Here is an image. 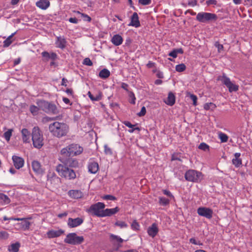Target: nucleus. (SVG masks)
<instances>
[{
  "label": "nucleus",
  "mask_w": 252,
  "mask_h": 252,
  "mask_svg": "<svg viewBox=\"0 0 252 252\" xmlns=\"http://www.w3.org/2000/svg\"><path fill=\"white\" fill-rule=\"evenodd\" d=\"M83 222V219L81 218L75 219L69 218L67 225L70 228H73L80 225Z\"/></svg>",
  "instance_id": "obj_13"
},
{
  "label": "nucleus",
  "mask_w": 252,
  "mask_h": 252,
  "mask_svg": "<svg viewBox=\"0 0 252 252\" xmlns=\"http://www.w3.org/2000/svg\"><path fill=\"white\" fill-rule=\"evenodd\" d=\"M69 151V146H68L62 149V150L61 151V153L62 155H64L65 156H70Z\"/></svg>",
  "instance_id": "obj_39"
},
{
  "label": "nucleus",
  "mask_w": 252,
  "mask_h": 252,
  "mask_svg": "<svg viewBox=\"0 0 252 252\" xmlns=\"http://www.w3.org/2000/svg\"><path fill=\"white\" fill-rule=\"evenodd\" d=\"M197 212L198 214L207 219H210L213 216V210L209 208L201 207L197 209Z\"/></svg>",
  "instance_id": "obj_10"
},
{
  "label": "nucleus",
  "mask_w": 252,
  "mask_h": 252,
  "mask_svg": "<svg viewBox=\"0 0 252 252\" xmlns=\"http://www.w3.org/2000/svg\"><path fill=\"white\" fill-rule=\"evenodd\" d=\"M215 46L218 49V51L219 53L221 52L223 49V46L222 44H220L218 42H216L215 43Z\"/></svg>",
  "instance_id": "obj_48"
},
{
  "label": "nucleus",
  "mask_w": 252,
  "mask_h": 252,
  "mask_svg": "<svg viewBox=\"0 0 252 252\" xmlns=\"http://www.w3.org/2000/svg\"><path fill=\"white\" fill-rule=\"evenodd\" d=\"M128 26L134 27L135 28H138L140 26L139 17L137 13L134 12L132 15L130 19V22L128 24Z\"/></svg>",
  "instance_id": "obj_17"
},
{
  "label": "nucleus",
  "mask_w": 252,
  "mask_h": 252,
  "mask_svg": "<svg viewBox=\"0 0 252 252\" xmlns=\"http://www.w3.org/2000/svg\"><path fill=\"white\" fill-rule=\"evenodd\" d=\"M155 66V63L151 62V61H149L148 62V63L147 64V66L149 68H152L153 67H154Z\"/></svg>",
  "instance_id": "obj_64"
},
{
  "label": "nucleus",
  "mask_w": 252,
  "mask_h": 252,
  "mask_svg": "<svg viewBox=\"0 0 252 252\" xmlns=\"http://www.w3.org/2000/svg\"><path fill=\"white\" fill-rule=\"evenodd\" d=\"M67 215V212H64L63 213H61L58 215V217L59 218H62L63 217H65Z\"/></svg>",
  "instance_id": "obj_62"
},
{
  "label": "nucleus",
  "mask_w": 252,
  "mask_h": 252,
  "mask_svg": "<svg viewBox=\"0 0 252 252\" xmlns=\"http://www.w3.org/2000/svg\"><path fill=\"white\" fill-rule=\"evenodd\" d=\"M169 200L168 199L162 197H159V203L161 205H166L169 203Z\"/></svg>",
  "instance_id": "obj_42"
},
{
  "label": "nucleus",
  "mask_w": 252,
  "mask_h": 252,
  "mask_svg": "<svg viewBox=\"0 0 252 252\" xmlns=\"http://www.w3.org/2000/svg\"><path fill=\"white\" fill-rule=\"evenodd\" d=\"M158 232V228L157 224L154 223L151 226H149L147 229V233L148 235L152 238L155 237Z\"/></svg>",
  "instance_id": "obj_16"
},
{
  "label": "nucleus",
  "mask_w": 252,
  "mask_h": 252,
  "mask_svg": "<svg viewBox=\"0 0 252 252\" xmlns=\"http://www.w3.org/2000/svg\"><path fill=\"white\" fill-rule=\"evenodd\" d=\"M55 44L58 48L63 49L66 46V41L63 37H57Z\"/></svg>",
  "instance_id": "obj_23"
},
{
  "label": "nucleus",
  "mask_w": 252,
  "mask_h": 252,
  "mask_svg": "<svg viewBox=\"0 0 252 252\" xmlns=\"http://www.w3.org/2000/svg\"><path fill=\"white\" fill-rule=\"evenodd\" d=\"M104 152L107 155H112V152L111 149L107 145H105L104 146Z\"/></svg>",
  "instance_id": "obj_51"
},
{
  "label": "nucleus",
  "mask_w": 252,
  "mask_h": 252,
  "mask_svg": "<svg viewBox=\"0 0 252 252\" xmlns=\"http://www.w3.org/2000/svg\"><path fill=\"white\" fill-rule=\"evenodd\" d=\"M0 200L2 204H8L10 202V198L3 193H0Z\"/></svg>",
  "instance_id": "obj_32"
},
{
  "label": "nucleus",
  "mask_w": 252,
  "mask_h": 252,
  "mask_svg": "<svg viewBox=\"0 0 252 252\" xmlns=\"http://www.w3.org/2000/svg\"><path fill=\"white\" fill-rule=\"evenodd\" d=\"M146 112V108L145 107L143 106L141 108L140 112L138 113V115L139 116H143L145 115Z\"/></svg>",
  "instance_id": "obj_54"
},
{
  "label": "nucleus",
  "mask_w": 252,
  "mask_h": 252,
  "mask_svg": "<svg viewBox=\"0 0 252 252\" xmlns=\"http://www.w3.org/2000/svg\"><path fill=\"white\" fill-rule=\"evenodd\" d=\"M131 229L133 230H138L140 225L136 220H134L131 224Z\"/></svg>",
  "instance_id": "obj_43"
},
{
  "label": "nucleus",
  "mask_w": 252,
  "mask_h": 252,
  "mask_svg": "<svg viewBox=\"0 0 252 252\" xmlns=\"http://www.w3.org/2000/svg\"><path fill=\"white\" fill-rule=\"evenodd\" d=\"M36 5L42 10H46L50 5V2L48 0H39L36 2Z\"/></svg>",
  "instance_id": "obj_19"
},
{
  "label": "nucleus",
  "mask_w": 252,
  "mask_h": 252,
  "mask_svg": "<svg viewBox=\"0 0 252 252\" xmlns=\"http://www.w3.org/2000/svg\"><path fill=\"white\" fill-rule=\"evenodd\" d=\"M14 166L16 169L22 168L24 165V159L17 156H13L12 158Z\"/></svg>",
  "instance_id": "obj_14"
},
{
  "label": "nucleus",
  "mask_w": 252,
  "mask_h": 252,
  "mask_svg": "<svg viewBox=\"0 0 252 252\" xmlns=\"http://www.w3.org/2000/svg\"><path fill=\"white\" fill-rule=\"evenodd\" d=\"M99 169L98 164L95 161H91L88 164V170L89 172L95 174L96 173Z\"/></svg>",
  "instance_id": "obj_21"
},
{
  "label": "nucleus",
  "mask_w": 252,
  "mask_h": 252,
  "mask_svg": "<svg viewBox=\"0 0 252 252\" xmlns=\"http://www.w3.org/2000/svg\"><path fill=\"white\" fill-rule=\"evenodd\" d=\"M9 237V234L4 231H0V238L6 239Z\"/></svg>",
  "instance_id": "obj_45"
},
{
  "label": "nucleus",
  "mask_w": 252,
  "mask_h": 252,
  "mask_svg": "<svg viewBox=\"0 0 252 252\" xmlns=\"http://www.w3.org/2000/svg\"><path fill=\"white\" fill-rule=\"evenodd\" d=\"M185 178L186 180L189 182L198 183L203 180V175L199 171L190 169L186 172Z\"/></svg>",
  "instance_id": "obj_4"
},
{
  "label": "nucleus",
  "mask_w": 252,
  "mask_h": 252,
  "mask_svg": "<svg viewBox=\"0 0 252 252\" xmlns=\"http://www.w3.org/2000/svg\"><path fill=\"white\" fill-rule=\"evenodd\" d=\"M217 19L216 14L205 12H199L196 17V20L200 23H208L212 21H216Z\"/></svg>",
  "instance_id": "obj_6"
},
{
  "label": "nucleus",
  "mask_w": 252,
  "mask_h": 252,
  "mask_svg": "<svg viewBox=\"0 0 252 252\" xmlns=\"http://www.w3.org/2000/svg\"><path fill=\"white\" fill-rule=\"evenodd\" d=\"M13 129H9L7 131L4 132V137L7 141H9L10 140V137L12 135Z\"/></svg>",
  "instance_id": "obj_38"
},
{
  "label": "nucleus",
  "mask_w": 252,
  "mask_h": 252,
  "mask_svg": "<svg viewBox=\"0 0 252 252\" xmlns=\"http://www.w3.org/2000/svg\"><path fill=\"white\" fill-rule=\"evenodd\" d=\"M64 233L63 230L58 228L56 229H51L47 231L46 233L47 237L49 239L59 237Z\"/></svg>",
  "instance_id": "obj_11"
},
{
  "label": "nucleus",
  "mask_w": 252,
  "mask_h": 252,
  "mask_svg": "<svg viewBox=\"0 0 252 252\" xmlns=\"http://www.w3.org/2000/svg\"><path fill=\"white\" fill-rule=\"evenodd\" d=\"M129 97L130 98V102L132 104H135V99L136 98L134 96V94L133 92H129Z\"/></svg>",
  "instance_id": "obj_47"
},
{
  "label": "nucleus",
  "mask_w": 252,
  "mask_h": 252,
  "mask_svg": "<svg viewBox=\"0 0 252 252\" xmlns=\"http://www.w3.org/2000/svg\"><path fill=\"white\" fill-rule=\"evenodd\" d=\"M165 102L169 106H172L175 102V96L172 93H169L167 100Z\"/></svg>",
  "instance_id": "obj_29"
},
{
  "label": "nucleus",
  "mask_w": 252,
  "mask_h": 252,
  "mask_svg": "<svg viewBox=\"0 0 252 252\" xmlns=\"http://www.w3.org/2000/svg\"><path fill=\"white\" fill-rule=\"evenodd\" d=\"M119 211V208L118 207L112 209H106L103 210L101 217L111 216L117 213Z\"/></svg>",
  "instance_id": "obj_20"
},
{
  "label": "nucleus",
  "mask_w": 252,
  "mask_h": 252,
  "mask_svg": "<svg viewBox=\"0 0 252 252\" xmlns=\"http://www.w3.org/2000/svg\"><path fill=\"white\" fill-rule=\"evenodd\" d=\"M32 167L33 170L38 174L43 173V170L41 167L40 163L37 161H33L32 162Z\"/></svg>",
  "instance_id": "obj_24"
},
{
  "label": "nucleus",
  "mask_w": 252,
  "mask_h": 252,
  "mask_svg": "<svg viewBox=\"0 0 252 252\" xmlns=\"http://www.w3.org/2000/svg\"><path fill=\"white\" fill-rule=\"evenodd\" d=\"M69 196L73 198H80L82 196V193L78 190H71L68 192Z\"/></svg>",
  "instance_id": "obj_27"
},
{
  "label": "nucleus",
  "mask_w": 252,
  "mask_h": 252,
  "mask_svg": "<svg viewBox=\"0 0 252 252\" xmlns=\"http://www.w3.org/2000/svg\"><path fill=\"white\" fill-rule=\"evenodd\" d=\"M24 220L22 222L17 223L16 225L19 226L20 228H21L23 230H28L29 229L31 222L27 220V219L23 218Z\"/></svg>",
  "instance_id": "obj_25"
},
{
  "label": "nucleus",
  "mask_w": 252,
  "mask_h": 252,
  "mask_svg": "<svg viewBox=\"0 0 252 252\" xmlns=\"http://www.w3.org/2000/svg\"><path fill=\"white\" fill-rule=\"evenodd\" d=\"M20 247V244L19 243H16L12 244L8 247V251L9 252H18Z\"/></svg>",
  "instance_id": "obj_30"
},
{
  "label": "nucleus",
  "mask_w": 252,
  "mask_h": 252,
  "mask_svg": "<svg viewBox=\"0 0 252 252\" xmlns=\"http://www.w3.org/2000/svg\"><path fill=\"white\" fill-rule=\"evenodd\" d=\"M14 33H12L11 35L9 36L8 38L5 39L3 42V47H8L12 43V41L11 40V38L14 35Z\"/></svg>",
  "instance_id": "obj_35"
},
{
  "label": "nucleus",
  "mask_w": 252,
  "mask_h": 252,
  "mask_svg": "<svg viewBox=\"0 0 252 252\" xmlns=\"http://www.w3.org/2000/svg\"><path fill=\"white\" fill-rule=\"evenodd\" d=\"M69 146L70 156H75L79 155L81 154L83 151V148L78 144H72Z\"/></svg>",
  "instance_id": "obj_12"
},
{
  "label": "nucleus",
  "mask_w": 252,
  "mask_h": 252,
  "mask_svg": "<svg viewBox=\"0 0 252 252\" xmlns=\"http://www.w3.org/2000/svg\"><path fill=\"white\" fill-rule=\"evenodd\" d=\"M123 41V37L119 34L114 35L112 39V43L115 46H119L122 44Z\"/></svg>",
  "instance_id": "obj_26"
},
{
  "label": "nucleus",
  "mask_w": 252,
  "mask_h": 252,
  "mask_svg": "<svg viewBox=\"0 0 252 252\" xmlns=\"http://www.w3.org/2000/svg\"><path fill=\"white\" fill-rule=\"evenodd\" d=\"M216 107V105L212 102L205 103L204 105V108L206 110H213Z\"/></svg>",
  "instance_id": "obj_34"
},
{
  "label": "nucleus",
  "mask_w": 252,
  "mask_h": 252,
  "mask_svg": "<svg viewBox=\"0 0 252 252\" xmlns=\"http://www.w3.org/2000/svg\"><path fill=\"white\" fill-rule=\"evenodd\" d=\"M69 22L73 24H77L78 23V20L76 18H70L68 19Z\"/></svg>",
  "instance_id": "obj_58"
},
{
  "label": "nucleus",
  "mask_w": 252,
  "mask_h": 252,
  "mask_svg": "<svg viewBox=\"0 0 252 252\" xmlns=\"http://www.w3.org/2000/svg\"><path fill=\"white\" fill-rule=\"evenodd\" d=\"M177 53L176 50H174L169 53V56L172 57L174 58H176L177 57Z\"/></svg>",
  "instance_id": "obj_56"
},
{
  "label": "nucleus",
  "mask_w": 252,
  "mask_h": 252,
  "mask_svg": "<svg viewBox=\"0 0 252 252\" xmlns=\"http://www.w3.org/2000/svg\"><path fill=\"white\" fill-rule=\"evenodd\" d=\"M39 108V106L37 107L35 105H31L30 108V110L33 115H37L38 114Z\"/></svg>",
  "instance_id": "obj_33"
},
{
  "label": "nucleus",
  "mask_w": 252,
  "mask_h": 252,
  "mask_svg": "<svg viewBox=\"0 0 252 252\" xmlns=\"http://www.w3.org/2000/svg\"><path fill=\"white\" fill-rule=\"evenodd\" d=\"M186 68V66L185 64L181 63L176 65L175 69L177 72H181L184 71Z\"/></svg>",
  "instance_id": "obj_37"
},
{
  "label": "nucleus",
  "mask_w": 252,
  "mask_h": 252,
  "mask_svg": "<svg viewBox=\"0 0 252 252\" xmlns=\"http://www.w3.org/2000/svg\"><path fill=\"white\" fill-rule=\"evenodd\" d=\"M32 135L34 147L41 148L43 145V136L38 127L35 126L32 128Z\"/></svg>",
  "instance_id": "obj_3"
},
{
  "label": "nucleus",
  "mask_w": 252,
  "mask_h": 252,
  "mask_svg": "<svg viewBox=\"0 0 252 252\" xmlns=\"http://www.w3.org/2000/svg\"><path fill=\"white\" fill-rule=\"evenodd\" d=\"M138 2L142 5H146L151 3V0H138Z\"/></svg>",
  "instance_id": "obj_50"
},
{
  "label": "nucleus",
  "mask_w": 252,
  "mask_h": 252,
  "mask_svg": "<svg viewBox=\"0 0 252 252\" xmlns=\"http://www.w3.org/2000/svg\"><path fill=\"white\" fill-rule=\"evenodd\" d=\"M105 207V205L103 203L97 202L91 205L88 211L92 213L94 216L101 217Z\"/></svg>",
  "instance_id": "obj_8"
},
{
  "label": "nucleus",
  "mask_w": 252,
  "mask_h": 252,
  "mask_svg": "<svg viewBox=\"0 0 252 252\" xmlns=\"http://www.w3.org/2000/svg\"><path fill=\"white\" fill-rule=\"evenodd\" d=\"M189 94L190 98L193 101V105H194V106L197 105V96L195 95H194L193 94H191L190 93H189Z\"/></svg>",
  "instance_id": "obj_46"
},
{
  "label": "nucleus",
  "mask_w": 252,
  "mask_h": 252,
  "mask_svg": "<svg viewBox=\"0 0 252 252\" xmlns=\"http://www.w3.org/2000/svg\"><path fill=\"white\" fill-rule=\"evenodd\" d=\"M102 198L104 200H116V197L111 195H106L102 197Z\"/></svg>",
  "instance_id": "obj_49"
},
{
  "label": "nucleus",
  "mask_w": 252,
  "mask_h": 252,
  "mask_svg": "<svg viewBox=\"0 0 252 252\" xmlns=\"http://www.w3.org/2000/svg\"><path fill=\"white\" fill-rule=\"evenodd\" d=\"M63 100L64 102V103H65L66 104H69L70 105L72 104V103H70L69 99L66 97H63Z\"/></svg>",
  "instance_id": "obj_61"
},
{
  "label": "nucleus",
  "mask_w": 252,
  "mask_h": 252,
  "mask_svg": "<svg viewBox=\"0 0 252 252\" xmlns=\"http://www.w3.org/2000/svg\"><path fill=\"white\" fill-rule=\"evenodd\" d=\"M110 239L114 244L117 245V251L121 247V244L124 241L120 236L112 234L110 235Z\"/></svg>",
  "instance_id": "obj_15"
},
{
  "label": "nucleus",
  "mask_w": 252,
  "mask_h": 252,
  "mask_svg": "<svg viewBox=\"0 0 252 252\" xmlns=\"http://www.w3.org/2000/svg\"><path fill=\"white\" fill-rule=\"evenodd\" d=\"M88 95L92 101H99L102 99V94L101 92H98V93L94 95L90 92L88 93Z\"/></svg>",
  "instance_id": "obj_28"
},
{
  "label": "nucleus",
  "mask_w": 252,
  "mask_h": 252,
  "mask_svg": "<svg viewBox=\"0 0 252 252\" xmlns=\"http://www.w3.org/2000/svg\"><path fill=\"white\" fill-rule=\"evenodd\" d=\"M83 63L89 66H91L93 64L92 61L89 58H85L84 60Z\"/></svg>",
  "instance_id": "obj_52"
},
{
  "label": "nucleus",
  "mask_w": 252,
  "mask_h": 252,
  "mask_svg": "<svg viewBox=\"0 0 252 252\" xmlns=\"http://www.w3.org/2000/svg\"><path fill=\"white\" fill-rule=\"evenodd\" d=\"M56 171L61 177L67 180H73L76 177V173L73 169L62 164H59L57 166Z\"/></svg>",
  "instance_id": "obj_2"
},
{
  "label": "nucleus",
  "mask_w": 252,
  "mask_h": 252,
  "mask_svg": "<svg viewBox=\"0 0 252 252\" xmlns=\"http://www.w3.org/2000/svg\"><path fill=\"white\" fill-rule=\"evenodd\" d=\"M163 193H164V194H165L169 197H170L172 198L174 197L172 195V193L169 190H163Z\"/></svg>",
  "instance_id": "obj_57"
},
{
  "label": "nucleus",
  "mask_w": 252,
  "mask_h": 252,
  "mask_svg": "<svg viewBox=\"0 0 252 252\" xmlns=\"http://www.w3.org/2000/svg\"><path fill=\"white\" fill-rule=\"evenodd\" d=\"M188 4L192 7L195 6L197 4V1L196 0H189Z\"/></svg>",
  "instance_id": "obj_55"
},
{
  "label": "nucleus",
  "mask_w": 252,
  "mask_h": 252,
  "mask_svg": "<svg viewBox=\"0 0 252 252\" xmlns=\"http://www.w3.org/2000/svg\"><path fill=\"white\" fill-rule=\"evenodd\" d=\"M217 80L224 84L228 88L230 92H236L238 90V86L233 83L225 75L218 76Z\"/></svg>",
  "instance_id": "obj_9"
},
{
  "label": "nucleus",
  "mask_w": 252,
  "mask_h": 252,
  "mask_svg": "<svg viewBox=\"0 0 252 252\" xmlns=\"http://www.w3.org/2000/svg\"><path fill=\"white\" fill-rule=\"evenodd\" d=\"M115 225L119 226L121 228H126L127 227V224L123 221H117L115 222Z\"/></svg>",
  "instance_id": "obj_44"
},
{
  "label": "nucleus",
  "mask_w": 252,
  "mask_h": 252,
  "mask_svg": "<svg viewBox=\"0 0 252 252\" xmlns=\"http://www.w3.org/2000/svg\"><path fill=\"white\" fill-rule=\"evenodd\" d=\"M219 138L220 139L221 142H226L228 138L226 134L221 132L219 133Z\"/></svg>",
  "instance_id": "obj_36"
},
{
  "label": "nucleus",
  "mask_w": 252,
  "mask_h": 252,
  "mask_svg": "<svg viewBox=\"0 0 252 252\" xmlns=\"http://www.w3.org/2000/svg\"><path fill=\"white\" fill-rule=\"evenodd\" d=\"M241 154L236 153L234 154V158L232 160V164L236 167H239L242 165V159L240 158Z\"/></svg>",
  "instance_id": "obj_22"
},
{
  "label": "nucleus",
  "mask_w": 252,
  "mask_h": 252,
  "mask_svg": "<svg viewBox=\"0 0 252 252\" xmlns=\"http://www.w3.org/2000/svg\"><path fill=\"white\" fill-rule=\"evenodd\" d=\"M40 109L47 113L56 114L58 113L57 106L52 103H49L44 100H40L37 102Z\"/></svg>",
  "instance_id": "obj_5"
},
{
  "label": "nucleus",
  "mask_w": 252,
  "mask_h": 252,
  "mask_svg": "<svg viewBox=\"0 0 252 252\" xmlns=\"http://www.w3.org/2000/svg\"><path fill=\"white\" fill-rule=\"evenodd\" d=\"M198 148L204 151L209 150V146L205 143H201L198 146Z\"/></svg>",
  "instance_id": "obj_41"
},
{
  "label": "nucleus",
  "mask_w": 252,
  "mask_h": 252,
  "mask_svg": "<svg viewBox=\"0 0 252 252\" xmlns=\"http://www.w3.org/2000/svg\"><path fill=\"white\" fill-rule=\"evenodd\" d=\"M75 12L77 14H80L84 21L88 22H90L91 21V18L88 15L84 13H81L78 11H75Z\"/></svg>",
  "instance_id": "obj_40"
},
{
  "label": "nucleus",
  "mask_w": 252,
  "mask_h": 252,
  "mask_svg": "<svg viewBox=\"0 0 252 252\" xmlns=\"http://www.w3.org/2000/svg\"><path fill=\"white\" fill-rule=\"evenodd\" d=\"M84 241L83 236H79L75 233H70L67 234L64 240L65 243L76 245L81 244Z\"/></svg>",
  "instance_id": "obj_7"
},
{
  "label": "nucleus",
  "mask_w": 252,
  "mask_h": 252,
  "mask_svg": "<svg viewBox=\"0 0 252 252\" xmlns=\"http://www.w3.org/2000/svg\"><path fill=\"white\" fill-rule=\"evenodd\" d=\"M123 124L126 126L129 127V128H134L136 125H132L128 121H125L123 122Z\"/></svg>",
  "instance_id": "obj_53"
},
{
  "label": "nucleus",
  "mask_w": 252,
  "mask_h": 252,
  "mask_svg": "<svg viewBox=\"0 0 252 252\" xmlns=\"http://www.w3.org/2000/svg\"><path fill=\"white\" fill-rule=\"evenodd\" d=\"M42 56L44 57V58H46L47 59H49L50 58V54L47 52H43L42 53Z\"/></svg>",
  "instance_id": "obj_60"
},
{
  "label": "nucleus",
  "mask_w": 252,
  "mask_h": 252,
  "mask_svg": "<svg viewBox=\"0 0 252 252\" xmlns=\"http://www.w3.org/2000/svg\"><path fill=\"white\" fill-rule=\"evenodd\" d=\"M110 75V71L107 69H103L99 73V76L102 79H106L109 77Z\"/></svg>",
  "instance_id": "obj_31"
},
{
  "label": "nucleus",
  "mask_w": 252,
  "mask_h": 252,
  "mask_svg": "<svg viewBox=\"0 0 252 252\" xmlns=\"http://www.w3.org/2000/svg\"><path fill=\"white\" fill-rule=\"evenodd\" d=\"M207 3L208 5L211 4H217V1L216 0H209L207 1Z\"/></svg>",
  "instance_id": "obj_63"
},
{
  "label": "nucleus",
  "mask_w": 252,
  "mask_h": 252,
  "mask_svg": "<svg viewBox=\"0 0 252 252\" xmlns=\"http://www.w3.org/2000/svg\"><path fill=\"white\" fill-rule=\"evenodd\" d=\"M121 87L125 90L128 91V85L125 83H121Z\"/></svg>",
  "instance_id": "obj_59"
},
{
  "label": "nucleus",
  "mask_w": 252,
  "mask_h": 252,
  "mask_svg": "<svg viewBox=\"0 0 252 252\" xmlns=\"http://www.w3.org/2000/svg\"><path fill=\"white\" fill-rule=\"evenodd\" d=\"M49 130L52 135L61 138L68 134L69 126L65 123L56 121L49 125Z\"/></svg>",
  "instance_id": "obj_1"
},
{
  "label": "nucleus",
  "mask_w": 252,
  "mask_h": 252,
  "mask_svg": "<svg viewBox=\"0 0 252 252\" xmlns=\"http://www.w3.org/2000/svg\"><path fill=\"white\" fill-rule=\"evenodd\" d=\"M21 132L23 142L25 143H30L31 137L30 131L27 128H23Z\"/></svg>",
  "instance_id": "obj_18"
}]
</instances>
